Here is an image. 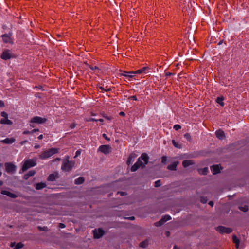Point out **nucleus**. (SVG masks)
<instances>
[{
	"label": "nucleus",
	"mask_w": 249,
	"mask_h": 249,
	"mask_svg": "<svg viewBox=\"0 0 249 249\" xmlns=\"http://www.w3.org/2000/svg\"><path fill=\"white\" fill-rule=\"evenodd\" d=\"M43 138V136L42 134H41L38 137V139L39 140H42V139Z\"/></svg>",
	"instance_id": "obj_52"
},
{
	"label": "nucleus",
	"mask_w": 249,
	"mask_h": 249,
	"mask_svg": "<svg viewBox=\"0 0 249 249\" xmlns=\"http://www.w3.org/2000/svg\"><path fill=\"white\" fill-rule=\"evenodd\" d=\"M27 174L29 175V176L31 177L34 176L36 174V172L34 170H31Z\"/></svg>",
	"instance_id": "obj_37"
},
{
	"label": "nucleus",
	"mask_w": 249,
	"mask_h": 249,
	"mask_svg": "<svg viewBox=\"0 0 249 249\" xmlns=\"http://www.w3.org/2000/svg\"><path fill=\"white\" fill-rule=\"evenodd\" d=\"M94 233V237L95 238H99L102 237L104 233V231L101 229H98V230H94L93 231Z\"/></svg>",
	"instance_id": "obj_9"
},
{
	"label": "nucleus",
	"mask_w": 249,
	"mask_h": 249,
	"mask_svg": "<svg viewBox=\"0 0 249 249\" xmlns=\"http://www.w3.org/2000/svg\"><path fill=\"white\" fill-rule=\"evenodd\" d=\"M142 72V73H146L147 72V70L148 69V67H143L141 69Z\"/></svg>",
	"instance_id": "obj_40"
},
{
	"label": "nucleus",
	"mask_w": 249,
	"mask_h": 249,
	"mask_svg": "<svg viewBox=\"0 0 249 249\" xmlns=\"http://www.w3.org/2000/svg\"><path fill=\"white\" fill-rule=\"evenodd\" d=\"M58 178V173L55 172L53 174H50L48 177V180L50 181H53Z\"/></svg>",
	"instance_id": "obj_15"
},
{
	"label": "nucleus",
	"mask_w": 249,
	"mask_h": 249,
	"mask_svg": "<svg viewBox=\"0 0 249 249\" xmlns=\"http://www.w3.org/2000/svg\"><path fill=\"white\" fill-rule=\"evenodd\" d=\"M149 160V157L145 153H143L138 161L133 165L131 168L132 172L136 171L140 167H143L147 164Z\"/></svg>",
	"instance_id": "obj_1"
},
{
	"label": "nucleus",
	"mask_w": 249,
	"mask_h": 249,
	"mask_svg": "<svg viewBox=\"0 0 249 249\" xmlns=\"http://www.w3.org/2000/svg\"><path fill=\"white\" fill-rule=\"evenodd\" d=\"M30 177V176H29L28 174H26L24 176V178L25 179H27Z\"/></svg>",
	"instance_id": "obj_49"
},
{
	"label": "nucleus",
	"mask_w": 249,
	"mask_h": 249,
	"mask_svg": "<svg viewBox=\"0 0 249 249\" xmlns=\"http://www.w3.org/2000/svg\"><path fill=\"white\" fill-rule=\"evenodd\" d=\"M11 34H4L2 35V39L5 43H12Z\"/></svg>",
	"instance_id": "obj_12"
},
{
	"label": "nucleus",
	"mask_w": 249,
	"mask_h": 249,
	"mask_svg": "<svg viewBox=\"0 0 249 249\" xmlns=\"http://www.w3.org/2000/svg\"><path fill=\"white\" fill-rule=\"evenodd\" d=\"M135 156L133 155H131L129 156L127 160V164L129 165L132 163L133 161L134 160Z\"/></svg>",
	"instance_id": "obj_23"
},
{
	"label": "nucleus",
	"mask_w": 249,
	"mask_h": 249,
	"mask_svg": "<svg viewBox=\"0 0 249 249\" xmlns=\"http://www.w3.org/2000/svg\"><path fill=\"white\" fill-rule=\"evenodd\" d=\"M148 241L146 240H145L143 242H142L140 244V246L142 248H146L147 246H148Z\"/></svg>",
	"instance_id": "obj_26"
},
{
	"label": "nucleus",
	"mask_w": 249,
	"mask_h": 249,
	"mask_svg": "<svg viewBox=\"0 0 249 249\" xmlns=\"http://www.w3.org/2000/svg\"><path fill=\"white\" fill-rule=\"evenodd\" d=\"M209 169L208 167H205L203 169H199L198 170L199 173L202 175H206L208 172Z\"/></svg>",
	"instance_id": "obj_25"
},
{
	"label": "nucleus",
	"mask_w": 249,
	"mask_h": 249,
	"mask_svg": "<svg viewBox=\"0 0 249 249\" xmlns=\"http://www.w3.org/2000/svg\"><path fill=\"white\" fill-rule=\"evenodd\" d=\"M217 103L220 104L221 106H224V103L223 102V98L222 97H218L216 99Z\"/></svg>",
	"instance_id": "obj_28"
},
{
	"label": "nucleus",
	"mask_w": 249,
	"mask_h": 249,
	"mask_svg": "<svg viewBox=\"0 0 249 249\" xmlns=\"http://www.w3.org/2000/svg\"><path fill=\"white\" fill-rule=\"evenodd\" d=\"M80 154V152L79 151H77L76 152L75 157L76 156H78Z\"/></svg>",
	"instance_id": "obj_60"
},
{
	"label": "nucleus",
	"mask_w": 249,
	"mask_h": 249,
	"mask_svg": "<svg viewBox=\"0 0 249 249\" xmlns=\"http://www.w3.org/2000/svg\"><path fill=\"white\" fill-rule=\"evenodd\" d=\"M38 131H39V129H34L33 130L31 131V132H32V133H33L34 132H38Z\"/></svg>",
	"instance_id": "obj_50"
},
{
	"label": "nucleus",
	"mask_w": 249,
	"mask_h": 249,
	"mask_svg": "<svg viewBox=\"0 0 249 249\" xmlns=\"http://www.w3.org/2000/svg\"><path fill=\"white\" fill-rule=\"evenodd\" d=\"M1 193L3 195L8 196L11 198H15L17 197V195L7 190H2Z\"/></svg>",
	"instance_id": "obj_13"
},
{
	"label": "nucleus",
	"mask_w": 249,
	"mask_h": 249,
	"mask_svg": "<svg viewBox=\"0 0 249 249\" xmlns=\"http://www.w3.org/2000/svg\"><path fill=\"white\" fill-rule=\"evenodd\" d=\"M23 245L21 243H18L17 244L15 247H14V249H19L23 247Z\"/></svg>",
	"instance_id": "obj_30"
},
{
	"label": "nucleus",
	"mask_w": 249,
	"mask_h": 249,
	"mask_svg": "<svg viewBox=\"0 0 249 249\" xmlns=\"http://www.w3.org/2000/svg\"><path fill=\"white\" fill-rule=\"evenodd\" d=\"M4 106V102L2 101H0V107H2Z\"/></svg>",
	"instance_id": "obj_51"
},
{
	"label": "nucleus",
	"mask_w": 249,
	"mask_h": 249,
	"mask_svg": "<svg viewBox=\"0 0 249 249\" xmlns=\"http://www.w3.org/2000/svg\"><path fill=\"white\" fill-rule=\"evenodd\" d=\"M12 57V54L9 50H5L1 55V58L4 60L9 59Z\"/></svg>",
	"instance_id": "obj_10"
},
{
	"label": "nucleus",
	"mask_w": 249,
	"mask_h": 249,
	"mask_svg": "<svg viewBox=\"0 0 249 249\" xmlns=\"http://www.w3.org/2000/svg\"><path fill=\"white\" fill-rule=\"evenodd\" d=\"M1 116H2L4 118H8V114L6 112H2L1 113Z\"/></svg>",
	"instance_id": "obj_38"
},
{
	"label": "nucleus",
	"mask_w": 249,
	"mask_h": 249,
	"mask_svg": "<svg viewBox=\"0 0 249 249\" xmlns=\"http://www.w3.org/2000/svg\"><path fill=\"white\" fill-rule=\"evenodd\" d=\"M131 73H133V75H134V74H136L142 73V72L141 69H139V70L135 71H132Z\"/></svg>",
	"instance_id": "obj_34"
},
{
	"label": "nucleus",
	"mask_w": 249,
	"mask_h": 249,
	"mask_svg": "<svg viewBox=\"0 0 249 249\" xmlns=\"http://www.w3.org/2000/svg\"><path fill=\"white\" fill-rule=\"evenodd\" d=\"M59 160H60V159L59 158H57L53 160V162H55V161H59Z\"/></svg>",
	"instance_id": "obj_57"
},
{
	"label": "nucleus",
	"mask_w": 249,
	"mask_h": 249,
	"mask_svg": "<svg viewBox=\"0 0 249 249\" xmlns=\"http://www.w3.org/2000/svg\"><path fill=\"white\" fill-rule=\"evenodd\" d=\"M167 161V157L166 156H163L161 158V162L162 163L165 164Z\"/></svg>",
	"instance_id": "obj_39"
},
{
	"label": "nucleus",
	"mask_w": 249,
	"mask_h": 249,
	"mask_svg": "<svg viewBox=\"0 0 249 249\" xmlns=\"http://www.w3.org/2000/svg\"><path fill=\"white\" fill-rule=\"evenodd\" d=\"M173 249H179L177 246L175 245Z\"/></svg>",
	"instance_id": "obj_63"
},
{
	"label": "nucleus",
	"mask_w": 249,
	"mask_h": 249,
	"mask_svg": "<svg viewBox=\"0 0 249 249\" xmlns=\"http://www.w3.org/2000/svg\"><path fill=\"white\" fill-rule=\"evenodd\" d=\"M59 227L60 228H64L65 227V225L63 223H59Z\"/></svg>",
	"instance_id": "obj_47"
},
{
	"label": "nucleus",
	"mask_w": 249,
	"mask_h": 249,
	"mask_svg": "<svg viewBox=\"0 0 249 249\" xmlns=\"http://www.w3.org/2000/svg\"><path fill=\"white\" fill-rule=\"evenodd\" d=\"M193 163L192 160H185L182 162V165L184 167H187Z\"/></svg>",
	"instance_id": "obj_21"
},
{
	"label": "nucleus",
	"mask_w": 249,
	"mask_h": 249,
	"mask_svg": "<svg viewBox=\"0 0 249 249\" xmlns=\"http://www.w3.org/2000/svg\"><path fill=\"white\" fill-rule=\"evenodd\" d=\"M128 99L129 100L130 99H132V100H137V97L136 96H130Z\"/></svg>",
	"instance_id": "obj_42"
},
{
	"label": "nucleus",
	"mask_w": 249,
	"mask_h": 249,
	"mask_svg": "<svg viewBox=\"0 0 249 249\" xmlns=\"http://www.w3.org/2000/svg\"><path fill=\"white\" fill-rule=\"evenodd\" d=\"M233 242L235 244L236 248L238 249L239 246L240 241L239 239L235 235L232 237Z\"/></svg>",
	"instance_id": "obj_22"
},
{
	"label": "nucleus",
	"mask_w": 249,
	"mask_h": 249,
	"mask_svg": "<svg viewBox=\"0 0 249 249\" xmlns=\"http://www.w3.org/2000/svg\"><path fill=\"white\" fill-rule=\"evenodd\" d=\"M103 137L105 139H106V140H108V141H109V140H110V139H109V138H108L107 137V136L106 135V134H103Z\"/></svg>",
	"instance_id": "obj_48"
},
{
	"label": "nucleus",
	"mask_w": 249,
	"mask_h": 249,
	"mask_svg": "<svg viewBox=\"0 0 249 249\" xmlns=\"http://www.w3.org/2000/svg\"><path fill=\"white\" fill-rule=\"evenodd\" d=\"M164 223V222H163V221L161 219H160V220L159 221L156 222L155 223V225L157 227H159V226H160Z\"/></svg>",
	"instance_id": "obj_32"
},
{
	"label": "nucleus",
	"mask_w": 249,
	"mask_h": 249,
	"mask_svg": "<svg viewBox=\"0 0 249 249\" xmlns=\"http://www.w3.org/2000/svg\"><path fill=\"white\" fill-rule=\"evenodd\" d=\"M46 185L45 183L40 182L36 184V189L37 190H40L43 189L46 187Z\"/></svg>",
	"instance_id": "obj_20"
},
{
	"label": "nucleus",
	"mask_w": 249,
	"mask_h": 249,
	"mask_svg": "<svg viewBox=\"0 0 249 249\" xmlns=\"http://www.w3.org/2000/svg\"><path fill=\"white\" fill-rule=\"evenodd\" d=\"M209 204L211 206V207H213L214 205V203L213 201H210L209 202Z\"/></svg>",
	"instance_id": "obj_55"
},
{
	"label": "nucleus",
	"mask_w": 249,
	"mask_h": 249,
	"mask_svg": "<svg viewBox=\"0 0 249 249\" xmlns=\"http://www.w3.org/2000/svg\"><path fill=\"white\" fill-rule=\"evenodd\" d=\"M178 164V162L175 161L168 166V169L170 170H176Z\"/></svg>",
	"instance_id": "obj_18"
},
{
	"label": "nucleus",
	"mask_w": 249,
	"mask_h": 249,
	"mask_svg": "<svg viewBox=\"0 0 249 249\" xmlns=\"http://www.w3.org/2000/svg\"><path fill=\"white\" fill-rule=\"evenodd\" d=\"M16 140L14 138H6L3 140H1V142L4 143L6 144H12L15 142Z\"/></svg>",
	"instance_id": "obj_16"
},
{
	"label": "nucleus",
	"mask_w": 249,
	"mask_h": 249,
	"mask_svg": "<svg viewBox=\"0 0 249 249\" xmlns=\"http://www.w3.org/2000/svg\"><path fill=\"white\" fill-rule=\"evenodd\" d=\"M27 141L26 140H24V141H21L20 142V144L21 145H23Z\"/></svg>",
	"instance_id": "obj_53"
},
{
	"label": "nucleus",
	"mask_w": 249,
	"mask_h": 249,
	"mask_svg": "<svg viewBox=\"0 0 249 249\" xmlns=\"http://www.w3.org/2000/svg\"><path fill=\"white\" fill-rule=\"evenodd\" d=\"M172 143L174 146L178 148H181V146L180 144H178L177 142H176L175 140H172Z\"/></svg>",
	"instance_id": "obj_29"
},
{
	"label": "nucleus",
	"mask_w": 249,
	"mask_h": 249,
	"mask_svg": "<svg viewBox=\"0 0 249 249\" xmlns=\"http://www.w3.org/2000/svg\"><path fill=\"white\" fill-rule=\"evenodd\" d=\"M90 68L92 70H99L97 66H94V67L93 66H90Z\"/></svg>",
	"instance_id": "obj_45"
},
{
	"label": "nucleus",
	"mask_w": 249,
	"mask_h": 249,
	"mask_svg": "<svg viewBox=\"0 0 249 249\" xmlns=\"http://www.w3.org/2000/svg\"><path fill=\"white\" fill-rule=\"evenodd\" d=\"M216 137L220 140H222L225 137L224 132L220 130H217L215 132Z\"/></svg>",
	"instance_id": "obj_17"
},
{
	"label": "nucleus",
	"mask_w": 249,
	"mask_h": 249,
	"mask_svg": "<svg viewBox=\"0 0 249 249\" xmlns=\"http://www.w3.org/2000/svg\"><path fill=\"white\" fill-rule=\"evenodd\" d=\"M174 129H175L176 130H178L179 129H180L181 127L180 125L179 124H175L174 125V127H173Z\"/></svg>",
	"instance_id": "obj_36"
},
{
	"label": "nucleus",
	"mask_w": 249,
	"mask_h": 249,
	"mask_svg": "<svg viewBox=\"0 0 249 249\" xmlns=\"http://www.w3.org/2000/svg\"><path fill=\"white\" fill-rule=\"evenodd\" d=\"M110 90V89L109 88H107L106 87V89L105 88V91H108Z\"/></svg>",
	"instance_id": "obj_56"
},
{
	"label": "nucleus",
	"mask_w": 249,
	"mask_h": 249,
	"mask_svg": "<svg viewBox=\"0 0 249 249\" xmlns=\"http://www.w3.org/2000/svg\"><path fill=\"white\" fill-rule=\"evenodd\" d=\"M6 171L9 173H13L16 171V167L12 163H7L5 164Z\"/></svg>",
	"instance_id": "obj_7"
},
{
	"label": "nucleus",
	"mask_w": 249,
	"mask_h": 249,
	"mask_svg": "<svg viewBox=\"0 0 249 249\" xmlns=\"http://www.w3.org/2000/svg\"><path fill=\"white\" fill-rule=\"evenodd\" d=\"M47 121L46 118H42L39 116H35L31 119L30 121V126L31 127H35V124H41L45 123Z\"/></svg>",
	"instance_id": "obj_4"
},
{
	"label": "nucleus",
	"mask_w": 249,
	"mask_h": 249,
	"mask_svg": "<svg viewBox=\"0 0 249 249\" xmlns=\"http://www.w3.org/2000/svg\"><path fill=\"white\" fill-rule=\"evenodd\" d=\"M59 149L57 148H52L47 150L43 151L39 156L40 159L45 160L50 158L54 154L59 152Z\"/></svg>",
	"instance_id": "obj_3"
},
{
	"label": "nucleus",
	"mask_w": 249,
	"mask_h": 249,
	"mask_svg": "<svg viewBox=\"0 0 249 249\" xmlns=\"http://www.w3.org/2000/svg\"><path fill=\"white\" fill-rule=\"evenodd\" d=\"M0 123L1 124H12L13 122L8 118H2L0 120Z\"/></svg>",
	"instance_id": "obj_19"
},
{
	"label": "nucleus",
	"mask_w": 249,
	"mask_h": 249,
	"mask_svg": "<svg viewBox=\"0 0 249 249\" xmlns=\"http://www.w3.org/2000/svg\"><path fill=\"white\" fill-rule=\"evenodd\" d=\"M34 147L36 149H37V148H39L40 147V145H38V144H36V145H35Z\"/></svg>",
	"instance_id": "obj_59"
},
{
	"label": "nucleus",
	"mask_w": 249,
	"mask_h": 249,
	"mask_svg": "<svg viewBox=\"0 0 249 249\" xmlns=\"http://www.w3.org/2000/svg\"><path fill=\"white\" fill-rule=\"evenodd\" d=\"M184 137L189 141H191L192 139L189 133H186L184 135Z\"/></svg>",
	"instance_id": "obj_33"
},
{
	"label": "nucleus",
	"mask_w": 249,
	"mask_h": 249,
	"mask_svg": "<svg viewBox=\"0 0 249 249\" xmlns=\"http://www.w3.org/2000/svg\"><path fill=\"white\" fill-rule=\"evenodd\" d=\"M126 218L130 219V220H134L135 219L134 217H128V218Z\"/></svg>",
	"instance_id": "obj_62"
},
{
	"label": "nucleus",
	"mask_w": 249,
	"mask_h": 249,
	"mask_svg": "<svg viewBox=\"0 0 249 249\" xmlns=\"http://www.w3.org/2000/svg\"><path fill=\"white\" fill-rule=\"evenodd\" d=\"M110 147L109 145H102L99 147L98 151H100L105 154H107L110 152Z\"/></svg>",
	"instance_id": "obj_8"
},
{
	"label": "nucleus",
	"mask_w": 249,
	"mask_h": 249,
	"mask_svg": "<svg viewBox=\"0 0 249 249\" xmlns=\"http://www.w3.org/2000/svg\"><path fill=\"white\" fill-rule=\"evenodd\" d=\"M161 185L160 181V180L155 182V186L156 187H159Z\"/></svg>",
	"instance_id": "obj_35"
},
{
	"label": "nucleus",
	"mask_w": 249,
	"mask_h": 249,
	"mask_svg": "<svg viewBox=\"0 0 249 249\" xmlns=\"http://www.w3.org/2000/svg\"><path fill=\"white\" fill-rule=\"evenodd\" d=\"M216 231L220 233H230L232 231V230L231 228L221 226L217 227Z\"/></svg>",
	"instance_id": "obj_6"
},
{
	"label": "nucleus",
	"mask_w": 249,
	"mask_h": 249,
	"mask_svg": "<svg viewBox=\"0 0 249 249\" xmlns=\"http://www.w3.org/2000/svg\"><path fill=\"white\" fill-rule=\"evenodd\" d=\"M99 89L103 91V92H104L105 91V88L102 87V86H100L99 87Z\"/></svg>",
	"instance_id": "obj_54"
},
{
	"label": "nucleus",
	"mask_w": 249,
	"mask_h": 249,
	"mask_svg": "<svg viewBox=\"0 0 249 249\" xmlns=\"http://www.w3.org/2000/svg\"><path fill=\"white\" fill-rule=\"evenodd\" d=\"M161 219L165 223V222L171 219V217L169 215H165L163 216Z\"/></svg>",
	"instance_id": "obj_27"
},
{
	"label": "nucleus",
	"mask_w": 249,
	"mask_h": 249,
	"mask_svg": "<svg viewBox=\"0 0 249 249\" xmlns=\"http://www.w3.org/2000/svg\"><path fill=\"white\" fill-rule=\"evenodd\" d=\"M121 73L120 74L121 76H124L126 78H131L134 77L133 73H131L132 71L127 72V71H121Z\"/></svg>",
	"instance_id": "obj_14"
},
{
	"label": "nucleus",
	"mask_w": 249,
	"mask_h": 249,
	"mask_svg": "<svg viewBox=\"0 0 249 249\" xmlns=\"http://www.w3.org/2000/svg\"><path fill=\"white\" fill-rule=\"evenodd\" d=\"M31 133H32V132H31V131H30L29 130H25L23 132V134H25V135L29 134H31Z\"/></svg>",
	"instance_id": "obj_44"
},
{
	"label": "nucleus",
	"mask_w": 249,
	"mask_h": 249,
	"mask_svg": "<svg viewBox=\"0 0 249 249\" xmlns=\"http://www.w3.org/2000/svg\"><path fill=\"white\" fill-rule=\"evenodd\" d=\"M75 163L74 161L69 160V157L65 156L64 158L61 165V170L64 172H70L74 166Z\"/></svg>",
	"instance_id": "obj_2"
},
{
	"label": "nucleus",
	"mask_w": 249,
	"mask_h": 249,
	"mask_svg": "<svg viewBox=\"0 0 249 249\" xmlns=\"http://www.w3.org/2000/svg\"><path fill=\"white\" fill-rule=\"evenodd\" d=\"M98 120V121H99V122H103L104 121V120L103 119H99Z\"/></svg>",
	"instance_id": "obj_64"
},
{
	"label": "nucleus",
	"mask_w": 249,
	"mask_h": 249,
	"mask_svg": "<svg viewBox=\"0 0 249 249\" xmlns=\"http://www.w3.org/2000/svg\"><path fill=\"white\" fill-rule=\"evenodd\" d=\"M76 124L75 123H72L71 124V125H70V127L71 129H73L74 128L75 126H76Z\"/></svg>",
	"instance_id": "obj_46"
},
{
	"label": "nucleus",
	"mask_w": 249,
	"mask_h": 249,
	"mask_svg": "<svg viewBox=\"0 0 249 249\" xmlns=\"http://www.w3.org/2000/svg\"><path fill=\"white\" fill-rule=\"evenodd\" d=\"M239 209L243 212H247L248 210V207L247 205L240 206Z\"/></svg>",
	"instance_id": "obj_31"
},
{
	"label": "nucleus",
	"mask_w": 249,
	"mask_h": 249,
	"mask_svg": "<svg viewBox=\"0 0 249 249\" xmlns=\"http://www.w3.org/2000/svg\"><path fill=\"white\" fill-rule=\"evenodd\" d=\"M211 171L213 174H216L220 172L221 168L219 165H214L211 167Z\"/></svg>",
	"instance_id": "obj_11"
},
{
	"label": "nucleus",
	"mask_w": 249,
	"mask_h": 249,
	"mask_svg": "<svg viewBox=\"0 0 249 249\" xmlns=\"http://www.w3.org/2000/svg\"><path fill=\"white\" fill-rule=\"evenodd\" d=\"M86 121H88V122H89V121L97 122L98 120L97 119H95V118H89V119H87Z\"/></svg>",
	"instance_id": "obj_41"
},
{
	"label": "nucleus",
	"mask_w": 249,
	"mask_h": 249,
	"mask_svg": "<svg viewBox=\"0 0 249 249\" xmlns=\"http://www.w3.org/2000/svg\"><path fill=\"white\" fill-rule=\"evenodd\" d=\"M118 193L120 194L121 196H124L126 195L125 192H118Z\"/></svg>",
	"instance_id": "obj_58"
},
{
	"label": "nucleus",
	"mask_w": 249,
	"mask_h": 249,
	"mask_svg": "<svg viewBox=\"0 0 249 249\" xmlns=\"http://www.w3.org/2000/svg\"><path fill=\"white\" fill-rule=\"evenodd\" d=\"M200 200L203 203H206L207 202V199L204 197H201Z\"/></svg>",
	"instance_id": "obj_43"
},
{
	"label": "nucleus",
	"mask_w": 249,
	"mask_h": 249,
	"mask_svg": "<svg viewBox=\"0 0 249 249\" xmlns=\"http://www.w3.org/2000/svg\"><path fill=\"white\" fill-rule=\"evenodd\" d=\"M84 181L83 177H80L75 180V183L76 184H81Z\"/></svg>",
	"instance_id": "obj_24"
},
{
	"label": "nucleus",
	"mask_w": 249,
	"mask_h": 249,
	"mask_svg": "<svg viewBox=\"0 0 249 249\" xmlns=\"http://www.w3.org/2000/svg\"><path fill=\"white\" fill-rule=\"evenodd\" d=\"M120 115H121V116H124L125 115V113L124 112H120Z\"/></svg>",
	"instance_id": "obj_61"
},
{
	"label": "nucleus",
	"mask_w": 249,
	"mask_h": 249,
	"mask_svg": "<svg viewBox=\"0 0 249 249\" xmlns=\"http://www.w3.org/2000/svg\"><path fill=\"white\" fill-rule=\"evenodd\" d=\"M36 165V160L29 159L24 161V163L22 166L21 170L22 172H25L29 168L34 167Z\"/></svg>",
	"instance_id": "obj_5"
}]
</instances>
